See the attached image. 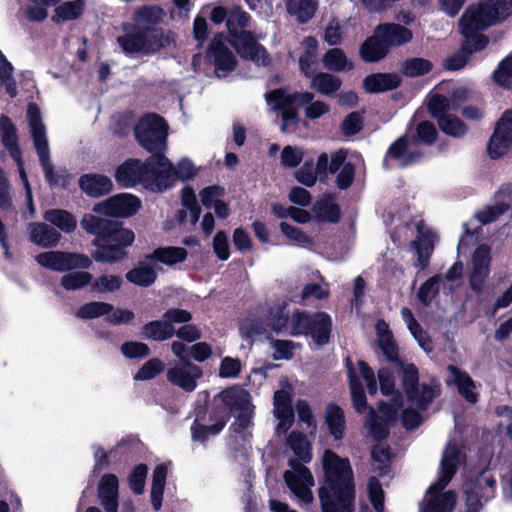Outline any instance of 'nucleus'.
Here are the masks:
<instances>
[{"mask_svg":"<svg viewBox=\"0 0 512 512\" xmlns=\"http://www.w3.org/2000/svg\"><path fill=\"white\" fill-rule=\"evenodd\" d=\"M347 369L355 410L358 413H364L368 410L369 414L366 419V425L369 427L372 437L376 440L384 439L388 434L389 427L398 419L400 409L403 408L402 396L394 389L395 382L393 376L386 368H381L378 371L381 393L390 398L388 401L380 402L378 412L375 413L373 409L367 406L364 390L360 382V378H362L366 383L369 393L375 395L378 387L373 370L362 360H359L355 366L347 360Z\"/></svg>","mask_w":512,"mask_h":512,"instance_id":"1","label":"nucleus"},{"mask_svg":"<svg viewBox=\"0 0 512 512\" xmlns=\"http://www.w3.org/2000/svg\"><path fill=\"white\" fill-rule=\"evenodd\" d=\"M324 478L318 489L322 512H353V472L347 458L326 450L322 457Z\"/></svg>","mask_w":512,"mask_h":512,"instance_id":"2","label":"nucleus"},{"mask_svg":"<svg viewBox=\"0 0 512 512\" xmlns=\"http://www.w3.org/2000/svg\"><path fill=\"white\" fill-rule=\"evenodd\" d=\"M81 226L96 236L93 243L97 249L93 258L97 262L115 263L124 259L127 254L126 248L135 240L132 230L93 214L85 215L81 220Z\"/></svg>","mask_w":512,"mask_h":512,"instance_id":"3","label":"nucleus"},{"mask_svg":"<svg viewBox=\"0 0 512 512\" xmlns=\"http://www.w3.org/2000/svg\"><path fill=\"white\" fill-rule=\"evenodd\" d=\"M269 309V325L276 333L287 331L292 336L310 335L317 345L328 342L332 321L328 314L317 313L313 318L302 311H294L290 316L286 302L276 303Z\"/></svg>","mask_w":512,"mask_h":512,"instance_id":"4","label":"nucleus"},{"mask_svg":"<svg viewBox=\"0 0 512 512\" xmlns=\"http://www.w3.org/2000/svg\"><path fill=\"white\" fill-rule=\"evenodd\" d=\"M164 16L158 7H143L133 18L136 33H128L118 38V43L127 54H152L169 46L172 41L170 33L159 31L147 32L150 26L159 23Z\"/></svg>","mask_w":512,"mask_h":512,"instance_id":"5","label":"nucleus"},{"mask_svg":"<svg viewBox=\"0 0 512 512\" xmlns=\"http://www.w3.org/2000/svg\"><path fill=\"white\" fill-rule=\"evenodd\" d=\"M265 99L271 110L281 116L280 130L284 133L292 132L297 127L299 117L296 104H306L304 113L307 119L317 120L330 111V106L321 100L313 101L311 92L289 93L285 89H275L265 94Z\"/></svg>","mask_w":512,"mask_h":512,"instance_id":"6","label":"nucleus"},{"mask_svg":"<svg viewBox=\"0 0 512 512\" xmlns=\"http://www.w3.org/2000/svg\"><path fill=\"white\" fill-rule=\"evenodd\" d=\"M463 461L464 454L456 444L449 442L442 455L439 478L429 487L420 512H452L456 504V494L453 491L442 490Z\"/></svg>","mask_w":512,"mask_h":512,"instance_id":"7","label":"nucleus"},{"mask_svg":"<svg viewBox=\"0 0 512 512\" xmlns=\"http://www.w3.org/2000/svg\"><path fill=\"white\" fill-rule=\"evenodd\" d=\"M157 155H151L146 162H141L137 159H129L121 164L116 172L115 179L122 187H133L137 184H142L144 187L152 191H163L169 178L168 170H163L159 175V168L157 166ZM164 169H167V165Z\"/></svg>","mask_w":512,"mask_h":512,"instance_id":"8","label":"nucleus"},{"mask_svg":"<svg viewBox=\"0 0 512 512\" xmlns=\"http://www.w3.org/2000/svg\"><path fill=\"white\" fill-rule=\"evenodd\" d=\"M249 15L238 8L232 9L227 18V28L232 44L242 58L249 59L260 66H266L270 58L250 32L244 31L249 23Z\"/></svg>","mask_w":512,"mask_h":512,"instance_id":"9","label":"nucleus"},{"mask_svg":"<svg viewBox=\"0 0 512 512\" xmlns=\"http://www.w3.org/2000/svg\"><path fill=\"white\" fill-rule=\"evenodd\" d=\"M27 119L30 133L33 139L35 150L43 167L45 178L51 186H66L69 183V176L65 171L55 173L50 162L49 143L46 134V127L36 104H29L27 107Z\"/></svg>","mask_w":512,"mask_h":512,"instance_id":"10","label":"nucleus"},{"mask_svg":"<svg viewBox=\"0 0 512 512\" xmlns=\"http://www.w3.org/2000/svg\"><path fill=\"white\" fill-rule=\"evenodd\" d=\"M512 14V0H483L477 7L468 9L460 20L464 31L471 28L485 29L504 21Z\"/></svg>","mask_w":512,"mask_h":512,"instance_id":"11","label":"nucleus"},{"mask_svg":"<svg viewBox=\"0 0 512 512\" xmlns=\"http://www.w3.org/2000/svg\"><path fill=\"white\" fill-rule=\"evenodd\" d=\"M167 129L162 118L148 114L138 121L135 136L138 143L152 155H163L166 150Z\"/></svg>","mask_w":512,"mask_h":512,"instance_id":"12","label":"nucleus"},{"mask_svg":"<svg viewBox=\"0 0 512 512\" xmlns=\"http://www.w3.org/2000/svg\"><path fill=\"white\" fill-rule=\"evenodd\" d=\"M218 397L235 416L236 421L233 427L236 432H240L251 424L255 407L248 391L239 386H233L220 392Z\"/></svg>","mask_w":512,"mask_h":512,"instance_id":"13","label":"nucleus"},{"mask_svg":"<svg viewBox=\"0 0 512 512\" xmlns=\"http://www.w3.org/2000/svg\"><path fill=\"white\" fill-rule=\"evenodd\" d=\"M283 478L286 486L300 504L306 506L313 503L312 488L315 485V480L309 468L296 460H290L289 469L284 472Z\"/></svg>","mask_w":512,"mask_h":512,"instance_id":"14","label":"nucleus"},{"mask_svg":"<svg viewBox=\"0 0 512 512\" xmlns=\"http://www.w3.org/2000/svg\"><path fill=\"white\" fill-rule=\"evenodd\" d=\"M402 382L408 400L418 408H425L436 396L440 389L436 384L418 385V372L413 364H402Z\"/></svg>","mask_w":512,"mask_h":512,"instance_id":"15","label":"nucleus"},{"mask_svg":"<svg viewBox=\"0 0 512 512\" xmlns=\"http://www.w3.org/2000/svg\"><path fill=\"white\" fill-rule=\"evenodd\" d=\"M0 132L4 147L9 151L10 156L17 163L19 176L25 188L26 200L29 207V211L30 214L33 215L35 213V207L33 205L32 190L27 174L24 169V163L21 158V151L17 145L16 128L11 122V120L6 116H2L0 118Z\"/></svg>","mask_w":512,"mask_h":512,"instance_id":"16","label":"nucleus"},{"mask_svg":"<svg viewBox=\"0 0 512 512\" xmlns=\"http://www.w3.org/2000/svg\"><path fill=\"white\" fill-rule=\"evenodd\" d=\"M35 260L40 266L58 272L86 269L92 264V260L84 254L55 250L40 253Z\"/></svg>","mask_w":512,"mask_h":512,"instance_id":"17","label":"nucleus"},{"mask_svg":"<svg viewBox=\"0 0 512 512\" xmlns=\"http://www.w3.org/2000/svg\"><path fill=\"white\" fill-rule=\"evenodd\" d=\"M141 201L135 195L120 193L96 204L93 211L113 217H130L138 212Z\"/></svg>","mask_w":512,"mask_h":512,"instance_id":"18","label":"nucleus"},{"mask_svg":"<svg viewBox=\"0 0 512 512\" xmlns=\"http://www.w3.org/2000/svg\"><path fill=\"white\" fill-rule=\"evenodd\" d=\"M491 261L490 246L482 244L474 250L469 263L470 286L473 290L481 291L484 288L490 273Z\"/></svg>","mask_w":512,"mask_h":512,"instance_id":"19","label":"nucleus"},{"mask_svg":"<svg viewBox=\"0 0 512 512\" xmlns=\"http://www.w3.org/2000/svg\"><path fill=\"white\" fill-rule=\"evenodd\" d=\"M282 388L276 390L273 398V414L278 419L277 430L286 432L293 423L292 387L288 380H281Z\"/></svg>","mask_w":512,"mask_h":512,"instance_id":"20","label":"nucleus"},{"mask_svg":"<svg viewBox=\"0 0 512 512\" xmlns=\"http://www.w3.org/2000/svg\"><path fill=\"white\" fill-rule=\"evenodd\" d=\"M512 147V111L506 112L497 123L496 129L488 144L491 158L497 159L505 155Z\"/></svg>","mask_w":512,"mask_h":512,"instance_id":"21","label":"nucleus"},{"mask_svg":"<svg viewBox=\"0 0 512 512\" xmlns=\"http://www.w3.org/2000/svg\"><path fill=\"white\" fill-rule=\"evenodd\" d=\"M201 367L184 361L170 367L167 370V380L186 392H192L197 387L198 380L202 377Z\"/></svg>","mask_w":512,"mask_h":512,"instance_id":"22","label":"nucleus"},{"mask_svg":"<svg viewBox=\"0 0 512 512\" xmlns=\"http://www.w3.org/2000/svg\"><path fill=\"white\" fill-rule=\"evenodd\" d=\"M209 57L214 61L215 72L218 77H225L228 72L235 68L237 63L226 39L222 35L213 39L210 45Z\"/></svg>","mask_w":512,"mask_h":512,"instance_id":"23","label":"nucleus"},{"mask_svg":"<svg viewBox=\"0 0 512 512\" xmlns=\"http://www.w3.org/2000/svg\"><path fill=\"white\" fill-rule=\"evenodd\" d=\"M157 162V166L159 168V175L162 174V171L164 170V165H167V174H169V178L166 179L167 183L163 187V190L169 188L172 186L177 180H188L193 178L196 173L197 169L195 165L189 160V159H182L178 162L177 167H173L170 161L164 156V155H157L156 158H153Z\"/></svg>","mask_w":512,"mask_h":512,"instance_id":"24","label":"nucleus"},{"mask_svg":"<svg viewBox=\"0 0 512 512\" xmlns=\"http://www.w3.org/2000/svg\"><path fill=\"white\" fill-rule=\"evenodd\" d=\"M495 480L490 477H482L472 487L466 489V503L468 512H478L483 502L493 497Z\"/></svg>","mask_w":512,"mask_h":512,"instance_id":"25","label":"nucleus"},{"mask_svg":"<svg viewBox=\"0 0 512 512\" xmlns=\"http://www.w3.org/2000/svg\"><path fill=\"white\" fill-rule=\"evenodd\" d=\"M157 274V267L152 258L147 255L126 273V279L134 285L148 287L156 281Z\"/></svg>","mask_w":512,"mask_h":512,"instance_id":"26","label":"nucleus"},{"mask_svg":"<svg viewBox=\"0 0 512 512\" xmlns=\"http://www.w3.org/2000/svg\"><path fill=\"white\" fill-rule=\"evenodd\" d=\"M420 158V154L412 151L406 137H400L389 148L384 164L390 166L391 162H395L398 166H407L416 162Z\"/></svg>","mask_w":512,"mask_h":512,"instance_id":"27","label":"nucleus"},{"mask_svg":"<svg viewBox=\"0 0 512 512\" xmlns=\"http://www.w3.org/2000/svg\"><path fill=\"white\" fill-rule=\"evenodd\" d=\"M98 495L106 512H117L118 478L113 474H105L102 476L99 482Z\"/></svg>","mask_w":512,"mask_h":512,"instance_id":"28","label":"nucleus"},{"mask_svg":"<svg viewBox=\"0 0 512 512\" xmlns=\"http://www.w3.org/2000/svg\"><path fill=\"white\" fill-rule=\"evenodd\" d=\"M447 372L446 383L448 385H455L459 393L468 402L475 403L477 401V393L475 392V384L471 377L453 365L448 366Z\"/></svg>","mask_w":512,"mask_h":512,"instance_id":"29","label":"nucleus"},{"mask_svg":"<svg viewBox=\"0 0 512 512\" xmlns=\"http://www.w3.org/2000/svg\"><path fill=\"white\" fill-rule=\"evenodd\" d=\"M270 330L273 331L269 325V313L265 319L248 316L239 322L240 336L251 342L258 340L261 337H268Z\"/></svg>","mask_w":512,"mask_h":512,"instance_id":"30","label":"nucleus"},{"mask_svg":"<svg viewBox=\"0 0 512 512\" xmlns=\"http://www.w3.org/2000/svg\"><path fill=\"white\" fill-rule=\"evenodd\" d=\"M377 36H381L389 49L410 42L413 33L410 29L396 23H383L376 26Z\"/></svg>","mask_w":512,"mask_h":512,"instance_id":"31","label":"nucleus"},{"mask_svg":"<svg viewBox=\"0 0 512 512\" xmlns=\"http://www.w3.org/2000/svg\"><path fill=\"white\" fill-rule=\"evenodd\" d=\"M27 230L30 241L42 248L55 247L61 238L59 232L44 223H30Z\"/></svg>","mask_w":512,"mask_h":512,"instance_id":"32","label":"nucleus"},{"mask_svg":"<svg viewBox=\"0 0 512 512\" xmlns=\"http://www.w3.org/2000/svg\"><path fill=\"white\" fill-rule=\"evenodd\" d=\"M81 190L90 197H101L112 191L113 184L110 178L101 174H85L80 177Z\"/></svg>","mask_w":512,"mask_h":512,"instance_id":"33","label":"nucleus"},{"mask_svg":"<svg viewBox=\"0 0 512 512\" xmlns=\"http://www.w3.org/2000/svg\"><path fill=\"white\" fill-rule=\"evenodd\" d=\"M436 240L437 236L430 228L424 225L418 226V236L413 244L421 268H425L428 265Z\"/></svg>","mask_w":512,"mask_h":512,"instance_id":"34","label":"nucleus"},{"mask_svg":"<svg viewBox=\"0 0 512 512\" xmlns=\"http://www.w3.org/2000/svg\"><path fill=\"white\" fill-rule=\"evenodd\" d=\"M388 52L389 47L381 36H377L376 28L373 35L365 40L360 49L361 57L366 62H377L383 59Z\"/></svg>","mask_w":512,"mask_h":512,"instance_id":"35","label":"nucleus"},{"mask_svg":"<svg viewBox=\"0 0 512 512\" xmlns=\"http://www.w3.org/2000/svg\"><path fill=\"white\" fill-rule=\"evenodd\" d=\"M346 153L338 151L331 157L329 171L334 173L340 169L337 176V185L341 189H345L351 185L354 178V166L351 163H345Z\"/></svg>","mask_w":512,"mask_h":512,"instance_id":"36","label":"nucleus"},{"mask_svg":"<svg viewBox=\"0 0 512 512\" xmlns=\"http://www.w3.org/2000/svg\"><path fill=\"white\" fill-rule=\"evenodd\" d=\"M441 290L445 291L444 278L440 275H435L420 286L417 298L425 306L437 304Z\"/></svg>","mask_w":512,"mask_h":512,"instance_id":"37","label":"nucleus"},{"mask_svg":"<svg viewBox=\"0 0 512 512\" xmlns=\"http://www.w3.org/2000/svg\"><path fill=\"white\" fill-rule=\"evenodd\" d=\"M325 423L330 435L335 440H340L344 436L346 421L343 410L335 405L329 404L325 409Z\"/></svg>","mask_w":512,"mask_h":512,"instance_id":"38","label":"nucleus"},{"mask_svg":"<svg viewBox=\"0 0 512 512\" xmlns=\"http://www.w3.org/2000/svg\"><path fill=\"white\" fill-rule=\"evenodd\" d=\"M170 462L158 464L152 475L151 502L155 510L162 505L163 492Z\"/></svg>","mask_w":512,"mask_h":512,"instance_id":"39","label":"nucleus"},{"mask_svg":"<svg viewBox=\"0 0 512 512\" xmlns=\"http://www.w3.org/2000/svg\"><path fill=\"white\" fill-rule=\"evenodd\" d=\"M400 84V78L394 74H372L367 76L363 85L369 93H379L394 89Z\"/></svg>","mask_w":512,"mask_h":512,"instance_id":"40","label":"nucleus"},{"mask_svg":"<svg viewBox=\"0 0 512 512\" xmlns=\"http://www.w3.org/2000/svg\"><path fill=\"white\" fill-rule=\"evenodd\" d=\"M84 9V0L67 1L55 8L51 19L56 24L73 21L83 14Z\"/></svg>","mask_w":512,"mask_h":512,"instance_id":"41","label":"nucleus"},{"mask_svg":"<svg viewBox=\"0 0 512 512\" xmlns=\"http://www.w3.org/2000/svg\"><path fill=\"white\" fill-rule=\"evenodd\" d=\"M318 0H286V10L299 22L306 23L315 14Z\"/></svg>","mask_w":512,"mask_h":512,"instance_id":"42","label":"nucleus"},{"mask_svg":"<svg viewBox=\"0 0 512 512\" xmlns=\"http://www.w3.org/2000/svg\"><path fill=\"white\" fill-rule=\"evenodd\" d=\"M175 334V328L163 317L162 320L151 321L142 327V336L154 341H164Z\"/></svg>","mask_w":512,"mask_h":512,"instance_id":"43","label":"nucleus"},{"mask_svg":"<svg viewBox=\"0 0 512 512\" xmlns=\"http://www.w3.org/2000/svg\"><path fill=\"white\" fill-rule=\"evenodd\" d=\"M310 87L322 95H331L338 91L342 85L339 77L329 73L319 72L311 74Z\"/></svg>","mask_w":512,"mask_h":512,"instance_id":"44","label":"nucleus"},{"mask_svg":"<svg viewBox=\"0 0 512 512\" xmlns=\"http://www.w3.org/2000/svg\"><path fill=\"white\" fill-rule=\"evenodd\" d=\"M301 46L303 51L299 58L300 69L306 76H311L316 63L318 42L313 37H306Z\"/></svg>","mask_w":512,"mask_h":512,"instance_id":"45","label":"nucleus"},{"mask_svg":"<svg viewBox=\"0 0 512 512\" xmlns=\"http://www.w3.org/2000/svg\"><path fill=\"white\" fill-rule=\"evenodd\" d=\"M148 256L152 258L156 267L158 262L166 265H174L186 259L187 251L182 247H161L154 250V252Z\"/></svg>","mask_w":512,"mask_h":512,"instance_id":"46","label":"nucleus"},{"mask_svg":"<svg viewBox=\"0 0 512 512\" xmlns=\"http://www.w3.org/2000/svg\"><path fill=\"white\" fill-rule=\"evenodd\" d=\"M323 65L327 70L334 72L349 71L353 69V63L347 58L343 50L332 48L323 56Z\"/></svg>","mask_w":512,"mask_h":512,"instance_id":"47","label":"nucleus"},{"mask_svg":"<svg viewBox=\"0 0 512 512\" xmlns=\"http://www.w3.org/2000/svg\"><path fill=\"white\" fill-rule=\"evenodd\" d=\"M375 328L379 347L390 360H395L397 349L388 324L383 320H378Z\"/></svg>","mask_w":512,"mask_h":512,"instance_id":"48","label":"nucleus"},{"mask_svg":"<svg viewBox=\"0 0 512 512\" xmlns=\"http://www.w3.org/2000/svg\"><path fill=\"white\" fill-rule=\"evenodd\" d=\"M44 219L65 233L74 231L77 225L75 217L65 210H48L44 214Z\"/></svg>","mask_w":512,"mask_h":512,"instance_id":"49","label":"nucleus"},{"mask_svg":"<svg viewBox=\"0 0 512 512\" xmlns=\"http://www.w3.org/2000/svg\"><path fill=\"white\" fill-rule=\"evenodd\" d=\"M401 315L409 331L417 340L421 348L425 351H431V341L427 337L426 333L422 330L418 322L415 320L412 311L409 308L404 307L401 310Z\"/></svg>","mask_w":512,"mask_h":512,"instance_id":"50","label":"nucleus"},{"mask_svg":"<svg viewBox=\"0 0 512 512\" xmlns=\"http://www.w3.org/2000/svg\"><path fill=\"white\" fill-rule=\"evenodd\" d=\"M313 211L321 221L337 222L340 218L339 207L330 196H325L314 205Z\"/></svg>","mask_w":512,"mask_h":512,"instance_id":"51","label":"nucleus"},{"mask_svg":"<svg viewBox=\"0 0 512 512\" xmlns=\"http://www.w3.org/2000/svg\"><path fill=\"white\" fill-rule=\"evenodd\" d=\"M288 445L294 454L303 462H309L312 458L311 444L306 435L293 431L288 437Z\"/></svg>","mask_w":512,"mask_h":512,"instance_id":"52","label":"nucleus"},{"mask_svg":"<svg viewBox=\"0 0 512 512\" xmlns=\"http://www.w3.org/2000/svg\"><path fill=\"white\" fill-rule=\"evenodd\" d=\"M113 310V305L107 302L93 301L82 305L77 311L76 316L81 319H93L108 315Z\"/></svg>","mask_w":512,"mask_h":512,"instance_id":"53","label":"nucleus"},{"mask_svg":"<svg viewBox=\"0 0 512 512\" xmlns=\"http://www.w3.org/2000/svg\"><path fill=\"white\" fill-rule=\"evenodd\" d=\"M280 230L282 234L295 246L310 248L313 244V239L311 237L306 235L299 228L286 222L280 223Z\"/></svg>","mask_w":512,"mask_h":512,"instance_id":"54","label":"nucleus"},{"mask_svg":"<svg viewBox=\"0 0 512 512\" xmlns=\"http://www.w3.org/2000/svg\"><path fill=\"white\" fill-rule=\"evenodd\" d=\"M0 84L6 89V92L14 97L17 93L16 83L13 79V66L0 51Z\"/></svg>","mask_w":512,"mask_h":512,"instance_id":"55","label":"nucleus"},{"mask_svg":"<svg viewBox=\"0 0 512 512\" xmlns=\"http://www.w3.org/2000/svg\"><path fill=\"white\" fill-rule=\"evenodd\" d=\"M93 276L86 271L68 273L61 278V285L66 290H77L91 284Z\"/></svg>","mask_w":512,"mask_h":512,"instance_id":"56","label":"nucleus"},{"mask_svg":"<svg viewBox=\"0 0 512 512\" xmlns=\"http://www.w3.org/2000/svg\"><path fill=\"white\" fill-rule=\"evenodd\" d=\"M122 279L117 275H102L91 283V290L98 293L114 292L120 289Z\"/></svg>","mask_w":512,"mask_h":512,"instance_id":"57","label":"nucleus"},{"mask_svg":"<svg viewBox=\"0 0 512 512\" xmlns=\"http://www.w3.org/2000/svg\"><path fill=\"white\" fill-rule=\"evenodd\" d=\"M460 28L463 36L465 37V50H468L469 53L482 50L483 48L486 47L488 39L485 36L478 33V31H480L481 29L471 28L467 31H464L461 25Z\"/></svg>","mask_w":512,"mask_h":512,"instance_id":"58","label":"nucleus"},{"mask_svg":"<svg viewBox=\"0 0 512 512\" xmlns=\"http://www.w3.org/2000/svg\"><path fill=\"white\" fill-rule=\"evenodd\" d=\"M348 21L333 19L327 25L324 32V40L329 45H337L342 41L343 34L347 28Z\"/></svg>","mask_w":512,"mask_h":512,"instance_id":"59","label":"nucleus"},{"mask_svg":"<svg viewBox=\"0 0 512 512\" xmlns=\"http://www.w3.org/2000/svg\"><path fill=\"white\" fill-rule=\"evenodd\" d=\"M438 122L441 130L449 136L461 137L466 133V126L452 115L443 116Z\"/></svg>","mask_w":512,"mask_h":512,"instance_id":"60","label":"nucleus"},{"mask_svg":"<svg viewBox=\"0 0 512 512\" xmlns=\"http://www.w3.org/2000/svg\"><path fill=\"white\" fill-rule=\"evenodd\" d=\"M304 158V150L297 146H285L280 154L282 166L294 168L298 166Z\"/></svg>","mask_w":512,"mask_h":512,"instance_id":"61","label":"nucleus"},{"mask_svg":"<svg viewBox=\"0 0 512 512\" xmlns=\"http://www.w3.org/2000/svg\"><path fill=\"white\" fill-rule=\"evenodd\" d=\"M164 370V363L158 359L153 358L148 360L135 374V380H149L160 374Z\"/></svg>","mask_w":512,"mask_h":512,"instance_id":"62","label":"nucleus"},{"mask_svg":"<svg viewBox=\"0 0 512 512\" xmlns=\"http://www.w3.org/2000/svg\"><path fill=\"white\" fill-rule=\"evenodd\" d=\"M432 69V64L422 58H412L403 64V72L407 76L416 77L428 73Z\"/></svg>","mask_w":512,"mask_h":512,"instance_id":"63","label":"nucleus"},{"mask_svg":"<svg viewBox=\"0 0 512 512\" xmlns=\"http://www.w3.org/2000/svg\"><path fill=\"white\" fill-rule=\"evenodd\" d=\"M495 81L503 87L512 86V55L502 60L494 72Z\"/></svg>","mask_w":512,"mask_h":512,"instance_id":"64","label":"nucleus"}]
</instances>
